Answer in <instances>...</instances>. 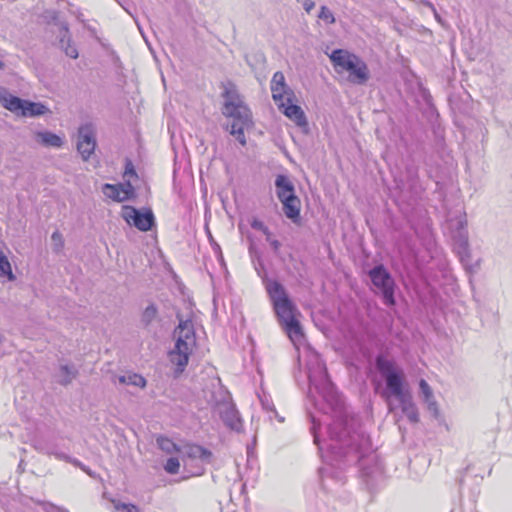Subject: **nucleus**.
Instances as JSON below:
<instances>
[{"instance_id": "obj_43", "label": "nucleus", "mask_w": 512, "mask_h": 512, "mask_svg": "<svg viewBox=\"0 0 512 512\" xmlns=\"http://www.w3.org/2000/svg\"><path fill=\"white\" fill-rule=\"evenodd\" d=\"M36 503H37V504H40V505H43V506H45V507H46V506L54 507V505H53V504H51V503H47V502H40V501H36Z\"/></svg>"}, {"instance_id": "obj_9", "label": "nucleus", "mask_w": 512, "mask_h": 512, "mask_svg": "<svg viewBox=\"0 0 512 512\" xmlns=\"http://www.w3.org/2000/svg\"><path fill=\"white\" fill-rule=\"evenodd\" d=\"M369 277L373 285L383 295L386 305H394V280L383 265H377L369 271Z\"/></svg>"}, {"instance_id": "obj_37", "label": "nucleus", "mask_w": 512, "mask_h": 512, "mask_svg": "<svg viewBox=\"0 0 512 512\" xmlns=\"http://www.w3.org/2000/svg\"><path fill=\"white\" fill-rule=\"evenodd\" d=\"M320 426V422L316 421L315 418L312 419V427H311V431L313 433V436H314V442L316 444H319V436H318V432H317V429L319 428Z\"/></svg>"}, {"instance_id": "obj_33", "label": "nucleus", "mask_w": 512, "mask_h": 512, "mask_svg": "<svg viewBox=\"0 0 512 512\" xmlns=\"http://www.w3.org/2000/svg\"><path fill=\"white\" fill-rule=\"evenodd\" d=\"M124 179H138L134 165L131 160L127 159L125 163Z\"/></svg>"}, {"instance_id": "obj_42", "label": "nucleus", "mask_w": 512, "mask_h": 512, "mask_svg": "<svg viewBox=\"0 0 512 512\" xmlns=\"http://www.w3.org/2000/svg\"><path fill=\"white\" fill-rule=\"evenodd\" d=\"M68 462L73 464L76 467H79L80 469H82V467L84 466V464H82L79 460L71 458V457H70V460H68Z\"/></svg>"}, {"instance_id": "obj_4", "label": "nucleus", "mask_w": 512, "mask_h": 512, "mask_svg": "<svg viewBox=\"0 0 512 512\" xmlns=\"http://www.w3.org/2000/svg\"><path fill=\"white\" fill-rule=\"evenodd\" d=\"M176 317L179 324L174 330L176 341L173 350L169 353V358L171 363L177 367L176 373L180 374L188 364L189 357L196 345V337L192 321L189 318L184 319L180 313H177Z\"/></svg>"}, {"instance_id": "obj_25", "label": "nucleus", "mask_w": 512, "mask_h": 512, "mask_svg": "<svg viewBox=\"0 0 512 512\" xmlns=\"http://www.w3.org/2000/svg\"><path fill=\"white\" fill-rule=\"evenodd\" d=\"M158 318V309L155 304H149L141 315V324L144 327H149Z\"/></svg>"}, {"instance_id": "obj_44", "label": "nucleus", "mask_w": 512, "mask_h": 512, "mask_svg": "<svg viewBox=\"0 0 512 512\" xmlns=\"http://www.w3.org/2000/svg\"><path fill=\"white\" fill-rule=\"evenodd\" d=\"M4 67H5L4 62L0 61V70H3V69H4Z\"/></svg>"}, {"instance_id": "obj_40", "label": "nucleus", "mask_w": 512, "mask_h": 512, "mask_svg": "<svg viewBox=\"0 0 512 512\" xmlns=\"http://www.w3.org/2000/svg\"><path fill=\"white\" fill-rule=\"evenodd\" d=\"M54 456L57 458V459H60V460H64L66 462H68V460H70V456H68L67 454L65 453H62V452H55L53 453Z\"/></svg>"}, {"instance_id": "obj_3", "label": "nucleus", "mask_w": 512, "mask_h": 512, "mask_svg": "<svg viewBox=\"0 0 512 512\" xmlns=\"http://www.w3.org/2000/svg\"><path fill=\"white\" fill-rule=\"evenodd\" d=\"M222 96L224 98L222 114L233 118L230 134L244 146L246 145L244 130L252 126L251 111L234 88H226Z\"/></svg>"}, {"instance_id": "obj_35", "label": "nucleus", "mask_w": 512, "mask_h": 512, "mask_svg": "<svg viewBox=\"0 0 512 512\" xmlns=\"http://www.w3.org/2000/svg\"><path fill=\"white\" fill-rule=\"evenodd\" d=\"M114 507L117 511L139 512V508L134 504H125V503H121V502H114Z\"/></svg>"}, {"instance_id": "obj_8", "label": "nucleus", "mask_w": 512, "mask_h": 512, "mask_svg": "<svg viewBox=\"0 0 512 512\" xmlns=\"http://www.w3.org/2000/svg\"><path fill=\"white\" fill-rule=\"evenodd\" d=\"M48 23H53L58 28V45L64 53L72 58H78V50L71 41V33L68 23L59 19V14L56 10H47L44 15Z\"/></svg>"}, {"instance_id": "obj_24", "label": "nucleus", "mask_w": 512, "mask_h": 512, "mask_svg": "<svg viewBox=\"0 0 512 512\" xmlns=\"http://www.w3.org/2000/svg\"><path fill=\"white\" fill-rule=\"evenodd\" d=\"M103 193L108 198L116 201V202H124L127 201V196L122 194L118 184H105L103 186Z\"/></svg>"}, {"instance_id": "obj_18", "label": "nucleus", "mask_w": 512, "mask_h": 512, "mask_svg": "<svg viewBox=\"0 0 512 512\" xmlns=\"http://www.w3.org/2000/svg\"><path fill=\"white\" fill-rule=\"evenodd\" d=\"M419 388L423 401L427 405V409L434 417H437L439 414V409L431 387L426 382V380L421 379L419 382Z\"/></svg>"}, {"instance_id": "obj_10", "label": "nucleus", "mask_w": 512, "mask_h": 512, "mask_svg": "<svg viewBox=\"0 0 512 512\" xmlns=\"http://www.w3.org/2000/svg\"><path fill=\"white\" fill-rule=\"evenodd\" d=\"M122 218L130 226H135L140 231H149L155 224L154 214L151 209L143 212L130 205H124L121 212Z\"/></svg>"}, {"instance_id": "obj_26", "label": "nucleus", "mask_w": 512, "mask_h": 512, "mask_svg": "<svg viewBox=\"0 0 512 512\" xmlns=\"http://www.w3.org/2000/svg\"><path fill=\"white\" fill-rule=\"evenodd\" d=\"M118 379L121 384L132 385L140 388H144L146 386L145 378L136 373L122 375Z\"/></svg>"}, {"instance_id": "obj_11", "label": "nucleus", "mask_w": 512, "mask_h": 512, "mask_svg": "<svg viewBox=\"0 0 512 512\" xmlns=\"http://www.w3.org/2000/svg\"><path fill=\"white\" fill-rule=\"evenodd\" d=\"M449 229L451 230L452 237L457 245L461 261L464 262L465 257L469 256L468 230L465 216L459 215L454 219H450Z\"/></svg>"}, {"instance_id": "obj_23", "label": "nucleus", "mask_w": 512, "mask_h": 512, "mask_svg": "<svg viewBox=\"0 0 512 512\" xmlns=\"http://www.w3.org/2000/svg\"><path fill=\"white\" fill-rule=\"evenodd\" d=\"M78 375V370L74 365L63 364L60 365L59 371L56 374V381L62 385H69Z\"/></svg>"}, {"instance_id": "obj_29", "label": "nucleus", "mask_w": 512, "mask_h": 512, "mask_svg": "<svg viewBox=\"0 0 512 512\" xmlns=\"http://www.w3.org/2000/svg\"><path fill=\"white\" fill-rule=\"evenodd\" d=\"M122 194L127 196V200L135 198V189L132 185V179H125L124 183L118 184Z\"/></svg>"}, {"instance_id": "obj_22", "label": "nucleus", "mask_w": 512, "mask_h": 512, "mask_svg": "<svg viewBox=\"0 0 512 512\" xmlns=\"http://www.w3.org/2000/svg\"><path fill=\"white\" fill-rule=\"evenodd\" d=\"M37 143L45 147L60 148L63 145V139L50 131H38L35 133Z\"/></svg>"}, {"instance_id": "obj_17", "label": "nucleus", "mask_w": 512, "mask_h": 512, "mask_svg": "<svg viewBox=\"0 0 512 512\" xmlns=\"http://www.w3.org/2000/svg\"><path fill=\"white\" fill-rule=\"evenodd\" d=\"M23 100L24 99L12 95L8 89L0 87V104L12 113L19 115Z\"/></svg>"}, {"instance_id": "obj_6", "label": "nucleus", "mask_w": 512, "mask_h": 512, "mask_svg": "<svg viewBox=\"0 0 512 512\" xmlns=\"http://www.w3.org/2000/svg\"><path fill=\"white\" fill-rule=\"evenodd\" d=\"M329 57L337 73L349 72L348 79L351 83L363 85L368 81L370 77L368 66L357 55L347 50L336 49Z\"/></svg>"}, {"instance_id": "obj_12", "label": "nucleus", "mask_w": 512, "mask_h": 512, "mask_svg": "<svg viewBox=\"0 0 512 512\" xmlns=\"http://www.w3.org/2000/svg\"><path fill=\"white\" fill-rule=\"evenodd\" d=\"M96 132L92 124H84L78 129L77 150L82 159L87 161L96 148Z\"/></svg>"}, {"instance_id": "obj_14", "label": "nucleus", "mask_w": 512, "mask_h": 512, "mask_svg": "<svg viewBox=\"0 0 512 512\" xmlns=\"http://www.w3.org/2000/svg\"><path fill=\"white\" fill-rule=\"evenodd\" d=\"M271 92L275 103H279L283 100H286L290 103L295 99V94L293 90L286 84L285 76L281 71L275 72L272 77Z\"/></svg>"}, {"instance_id": "obj_34", "label": "nucleus", "mask_w": 512, "mask_h": 512, "mask_svg": "<svg viewBox=\"0 0 512 512\" xmlns=\"http://www.w3.org/2000/svg\"><path fill=\"white\" fill-rule=\"evenodd\" d=\"M251 227L255 230L262 231L266 235V240L270 241L271 232L262 221L258 219H253V221L251 222Z\"/></svg>"}, {"instance_id": "obj_38", "label": "nucleus", "mask_w": 512, "mask_h": 512, "mask_svg": "<svg viewBox=\"0 0 512 512\" xmlns=\"http://www.w3.org/2000/svg\"><path fill=\"white\" fill-rule=\"evenodd\" d=\"M268 242L270 243V246H271L273 252L276 255H278L280 247H281V243L278 240H276V239H272L271 237H270V241H268Z\"/></svg>"}, {"instance_id": "obj_2", "label": "nucleus", "mask_w": 512, "mask_h": 512, "mask_svg": "<svg viewBox=\"0 0 512 512\" xmlns=\"http://www.w3.org/2000/svg\"><path fill=\"white\" fill-rule=\"evenodd\" d=\"M266 290L280 325L293 343L300 341L304 334L299 321L296 319L298 309L289 298L286 289L280 282L270 280L266 284Z\"/></svg>"}, {"instance_id": "obj_27", "label": "nucleus", "mask_w": 512, "mask_h": 512, "mask_svg": "<svg viewBox=\"0 0 512 512\" xmlns=\"http://www.w3.org/2000/svg\"><path fill=\"white\" fill-rule=\"evenodd\" d=\"M157 445L162 451L168 454L179 453L180 446L176 445L172 440L165 436H159L157 438Z\"/></svg>"}, {"instance_id": "obj_30", "label": "nucleus", "mask_w": 512, "mask_h": 512, "mask_svg": "<svg viewBox=\"0 0 512 512\" xmlns=\"http://www.w3.org/2000/svg\"><path fill=\"white\" fill-rule=\"evenodd\" d=\"M52 249L54 252L59 253L64 247V239L59 231L53 232L51 235Z\"/></svg>"}, {"instance_id": "obj_16", "label": "nucleus", "mask_w": 512, "mask_h": 512, "mask_svg": "<svg viewBox=\"0 0 512 512\" xmlns=\"http://www.w3.org/2000/svg\"><path fill=\"white\" fill-rule=\"evenodd\" d=\"M277 104L279 109L284 113L286 117H288L304 131L308 130V121L303 109L300 106L293 104V101L289 103L286 100H283Z\"/></svg>"}, {"instance_id": "obj_15", "label": "nucleus", "mask_w": 512, "mask_h": 512, "mask_svg": "<svg viewBox=\"0 0 512 512\" xmlns=\"http://www.w3.org/2000/svg\"><path fill=\"white\" fill-rule=\"evenodd\" d=\"M218 413L224 424L236 432L242 430V420L235 406L230 402H223L217 405Z\"/></svg>"}, {"instance_id": "obj_36", "label": "nucleus", "mask_w": 512, "mask_h": 512, "mask_svg": "<svg viewBox=\"0 0 512 512\" xmlns=\"http://www.w3.org/2000/svg\"><path fill=\"white\" fill-rule=\"evenodd\" d=\"M297 1L302 4L304 10L307 13H310L315 7V2L313 0H297Z\"/></svg>"}, {"instance_id": "obj_31", "label": "nucleus", "mask_w": 512, "mask_h": 512, "mask_svg": "<svg viewBox=\"0 0 512 512\" xmlns=\"http://www.w3.org/2000/svg\"><path fill=\"white\" fill-rule=\"evenodd\" d=\"M180 462L178 458L171 457L164 465V469L169 474H177L179 472Z\"/></svg>"}, {"instance_id": "obj_32", "label": "nucleus", "mask_w": 512, "mask_h": 512, "mask_svg": "<svg viewBox=\"0 0 512 512\" xmlns=\"http://www.w3.org/2000/svg\"><path fill=\"white\" fill-rule=\"evenodd\" d=\"M318 18L325 21L328 24H333L336 21L333 13L326 6L320 7Z\"/></svg>"}, {"instance_id": "obj_13", "label": "nucleus", "mask_w": 512, "mask_h": 512, "mask_svg": "<svg viewBox=\"0 0 512 512\" xmlns=\"http://www.w3.org/2000/svg\"><path fill=\"white\" fill-rule=\"evenodd\" d=\"M179 455L185 465L193 461L210 463L212 458V452L210 450L192 443L181 445L179 448Z\"/></svg>"}, {"instance_id": "obj_21", "label": "nucleus", "mask_w": 512, "mask_h": 512, "mask_svg": "<svg viewBox=\"0 0 512 512\" xmlns=\"http://www.w3.org/2000/svg\"><path fill=\"white\" fill-rule=\"evenodd\" d=\"M281 203L283 205V212L285 216L293 222H297L300 216V199L296 195H293L290 198H285Z\"/></svg>"}, {"instance_id": "obj_28", "label": "nucleus", "mask_w": 512, "mask_h": 512, "mask_svg": "<svg viewBox=\"0 0 512 512\" xmlns=\"http://www.w3.org/2000/svg\"><path fill=\"white\" fill-rule=\"evenodd\" d=\"M0 276H7L9 280H14L10 262L3 252L0 251Z\"/></svg>"}, {"instance_id": "obj_41", "label": "nucleus", "mask_w": 512, "mask_h": 512, "mask_svg": "<svg viewBox=\"0 0 512 512\" xmlns=\"http://www.w3.org/2000/svg\"><path fill=\"white\" fill-rule=\"evenodd\" d=\"M81 470L84 471L86 474H88L90 477L96 478V474L90 468H88L86 465H84Z\"/></svg>"}, {"instance_id": "obj_1", "label": "nucleus", "mask_w": 512, "mask_h": 512, "mask_svg": "<svg viewBox=\"0 0 512 512\" xmlns=\"http://www.w3.org/2000/svg\"><path fill=\"white\" fill-rule=\"evenodd\" d=\"M376 368L380 375L384 378L386 383L387 392L383 396H394L400 404L403 414L412 423L419 421L418 409L413 402L411 395L405 391V374L394 361L379 355L376 358Z\"/></svg>"}, {"instance_id": "obj_20", "label": "nucleus", "mask_w": 512, "mask_h": 512, "mask_svg": "<svg viewBox=\"0 0 512 512\" xmlns=\"http://www.w3.org/2000/svg\"><path fill=\"white\" fill-rule=\"evenodd\" d=\"M50 112L49 108L40 102L23 100L19 115L23 117H36Z\"/></svg>"}, {"instance_id": "obj_39", "label": "nucleus", "mask_w": 512, "mask_h": 512, "mask_svg": "<svg viewBox=\"0 0 512 512\" xmlns=\"http://www.w3.org/2000/svg\"><path fill=\"white\" fill-rule=\"evenodd\" d=\"M261 401H262V405H263L264 409H266L267 411L274 412L275 415L277 416V412L275 411L274 405L271 402L265 401V400H261Z\"/></svg>"}, {"instance_id": "obj_5", "label": "nucleus", "mask_w": 512, "mask_h": 512, "mask_svg": "<svg viewBox=\"0 0 512 512\" xmlns=\"http://www.w3.org/2000/svg\"><path fill=\"white\" fill-rule=\"evenodd\" d=\"M307 371L310 386L309 393L312 394L313 390H315L331 406H340V397L330 381L325 363L320 359L319 355H310L307 361Z\"/></svg>"}, {"instance_id": "obj_19", "label": "nucleus", "mask_w": 512, "mask_h": 512, "mask_svg": "<svg viewBox=\"0 0 512 512\" xmlns=\"http://www.w3.org/2000/svg\"><path fill=\"white\" fill-rule=\"evenodd\" d=\"M276 194L280 201L295 195L293 183L286 175H278L275 180Z\"/></svg>"}, {"instance_id": "obj_7", "label": "nucleus", "mask_w": 512, "mask_h": 512, "mask_svg": "<svg viewBox=\"0 0 512 512\" xmlns=\"http://www.w3.org/2000/svg\"><path fill=\"white\" fill-rule=\"evenodd\" d=\"M340 424L334 422L328 426V432L332 439H335L337 442L342 443V445H347L350 450L355 452V456L353 457V461L361 462L363 457L372 450L371 441L369 436L365 434H353L348 435L349 439L346 441L344 437H346L345 432H337V428Z\"/></svg>"}]
</instances>
